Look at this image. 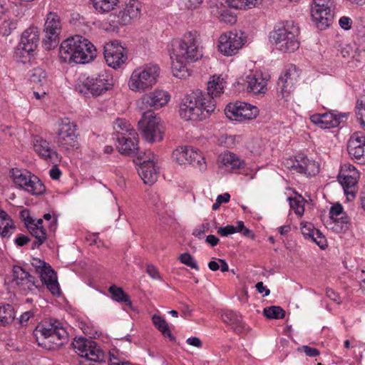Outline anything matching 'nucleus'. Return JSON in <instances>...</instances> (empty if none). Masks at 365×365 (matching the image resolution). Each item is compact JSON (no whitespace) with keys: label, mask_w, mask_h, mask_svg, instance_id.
Instances as JSON below:
<instances>
[{"label":"nucleus","mask_w":365,"mask_h":365,"mask_svg":"<svg viewBox=\"0 0 365 365\" xmlns=\"http://www.w3.org/2000/svg\"><path fill=\"white\" fill-rule=\"evenodd\" d=\"M202 56V52L197 32L185 33L180 40L173 44L170 58L174 75L179 78L183 77L184 74L180 73L187 71V63L197 61Z\"/></svg>","instance_id":"obj_1"},{"label":"nucleus","mask_w":365,"mask_h":365,"mask_svg":"<svg viewBox=\"0 0 365 365\" xmlns=\"http://www.w3.org/2000/svg\"><path fill=\"white\" fill-rule=\"evenodd\" d=\"M96 57L94 46L82 36L76 35L63 41L59 48L61 62L85 63Z\"/></svg>","instance_id":"obj_2"},{"label":"nucleus","mask_w":365,"mask_h":365,"mask_svg":"<svg viewBox=\"0 0 365 365\" xmlns=\"http://www.w3.org/2000/svg\"><path fill=\"white\" fill-rule=\"evenodd\" d=\"M216 108L215 100L196 91L186 96L180 106L179 114L185 120H202Z\"/></svg>","instance_id":"obj_3"},{"label":"nucleus","mask_w":365,"mask_h":365,"mask_svg":"<svg viewBox=\"0 0 365 365\" xmlns=\"http://www.w3.org/2000/svg\"><path fill=\"white\" fill-rule=\"evenodd\" d=\"M299 27L293 21L277 24L269 33V40L276 48L284 53H292L299 47Z\"/></svg>","instance_id":"obj_4"},{"label":"nucleus","mask_w":365,"mask_h":365,"mask_svg":"<svg viewBox=\"0 0 365 365\" xmlns=\"http://www.w3.org/2000/svg\"><path fill=\"white\" fill-rule=\"evenodd\" d=\"M113 86L112 76L108 71L102 70L81 81L76 89L86 97H98L110 90Z\"/></svg>","instance_id":"obj_5"},{"label":"nucleus","mask_w":365,"mask_h":365,"mask_svg":"<svg viewBox=\"0 0 365 365\" xmlns=\"http://www.w3.org/2000/svg\"><path fill=\"white\" fill-rule=\"evenodd\" d=\"M160 74L157 64L148 63L135 68L129 79V88L135 92H145L150 89L156 83Z\"/></svg>","instance_id":"obj_6"},{"label":"nucleus","mask_w":365,"mask_h":365,"mask_svg":"<svg viewBox=\"0 0 365 365\" xmlns=\"http://www.w3.org/2000/svg\"><path fill=\"white\" fill-rule=\"evenodd\" d=\"M34 334L38 345L48 349L63 345L68 339V334L64 328L51 323L38 325Z\"/></svg>","instance_id":"obj_7"},{"label":"nucleus","mask_w":365,"mask_h":365,"mask_svg":"<svg viewBox=\"0 0 365 365\" xmlns=\"http://www.w3.org/2000/svg\"><path fill=\"white\" fill-rule=\"evenodd\" d=\"M77 125L68 118L58 122V128L55 138L58 147L63 150H73L78 148Z\"/></svg>","instance_id":"obj_8"},{"label":"nucleus","mask_w":365,"mask_h":365,"mask_svg":"<svg viewBox=\"0 0 365 365\" xmlns=\"http://www.w3.org/2000/svg\"><path fill=\"white\" fill-rule=\"evenodd\" d=\"M76 352L84 358V365H99L105 361L104 352L92 340L81 337L73 342Z\"/></svg>","instance_id":"obj_9"},{"label":"nucleus","mask_w":365,"mask_h":365,"mask_svg":"<svg viewBox=\"0 0 365 365\" xmlns=\"http://www.w3.org/2000/svg\"><path fill=\"white\" fill-rule=\"evenodd\" d=\"M139 130L143 138L149 143L163 140L164 128L160 119L153 115L152 111L145 112L138 122Z\"/></svg>","instance_id":"obj_10"},{"label":"nucleus","mask_w":365,"mask_h":365,"mask_svg":"<svg viewBox=\"0 0 365 365\" xmlns=\"http://www.w3.org/2000/svg\"><path fill=\"white\" fill-rule=\"evenodd\" d=\"M334 2L333 0H313L311 9L312 19L320 30H324L332 23Z\"/></svg>","instance_id":"obj_11"},{"label":"nucleus","mask_w":365,"mask_h":365,"mask_svg":"<svg viewBox=\"0 0 365 365\" xmlns=\"http://www.w3.org/2000/svg\"><path fill=\"white\" fill-rule=\"evenodd\" d=\"M39 41L38 31L36 27H29L25 30L21 37L16 51L15 57L18 61L25 63L30 54L35 51Z\"/></svg>","instance_id":"obj_12"},{"label":"nucleus","mask_w":365,"mask_h":365,"mask_svg":"<svg viewBox=\"0 0 365 365\" xmlns=\"http://www.w3.org/2000/svg\"><path fill=\"white\" fill-rule=\"evenodd\" d=\"M245 38L241 31H230L221 34L218 39V50L225 56L236 54L245 42Z\"/></svg>","instance_id":"obj_13"},{"label":"nucleus","mask_w":365,"mask_h":365,"mask_svg":"<svg viewBox=\"0 0 365 365\" xmlns=\"http://www.w3.org/2000/svg\"><path fill=\"white\" fill-rule=\"evenodd\" d=\"M61 28V21L57 14H48L44 24L45 38L43 41L46 50H51L58 45Z\"/></svg>","instance_id":"obj_14"},{"label":"nucleus","mask_w":365,"mask_h":365,"mask_svg":"<svg viewBox=\"0 0 365 365\" xmlns=\"http://www.w3.org/2000/svg\"><path fill=\"white\" fill-rule=\"evenodd\" d=\"M173 159L180 165L191 164L200 170L206 168V163L201 153L192 147L184 145L173 152Z\"/></svg>","instance_id":"obj_15"},{"label":"nucleus","mask_w":365,"mask_h":365,"mask_svg":"<svg viewBox=\"0 0 365 365\" xmlns=\"http://www.w3.org/2000/svg\"><path fill=\"white\" fill-rule=\"evenodd\" d=\"M284 164L286 168L307 176H314L319 172V164L302 154L286 159Z\"/></svg>","instance_id":"obj_16"},{"label":"nucleus","mask_w":365,"mask_h":365,"mask_svg":"<svg viewBox=\"0 0 365 365\" xmlns=\"http://www.w3.org/2000/svg\"><path fill=\"white\" fill-rule=\"evenodd\" d=\"M20 215L26 229L35 238V241L32 244V249L38 247L44 243L47 238L46 230L43 227V219L35 220L29 215V211L26 210L21 211Z\"/></svg>","instance_id":"obj_17"},{"label":"nucleus","mask_w":365,"mask_h":365,"mask_svg":"<svg viewBox=\"0 0 365 365\" xmlns=\"http://www.w3.org/2000/svg\"><path fill=\"white\" fill-rule=\"evenodd\" d=\"M12 283L15 284L23 294L34 292L38 287V281L20 266L13 267Z\"/></svg>","instance_id":"obj_18"},{"label":"nucleus","mask_w":365,"mask_h":365,"mask_svg":"<svg viewBox=\"0 0 365 365\" xmlns=\"http://www.w3.org/2000/svg\"><path fill=\"white\" fill-rule=\"evenodd\" d=\"M104 58L108 66L118 68L127 59L125 48L117 41L107 43L104 46Z\"/></svg>","instance_id":"obj_19"},{"label":"nucleus","mask_w":365,"mask_h":365,"mask_svg":"<svg viewBox=\"0 0 365 365\" xmlns=\"http://www.w3.org/2000/svg\"><path fill=\"white\" fill-rule=\"evenodd\" d=\"M359 177V174L354 165L344 164L341 166L339 174V181L347 195H351L353 197L355 196V188Z\"/></svg>","instance_id":"obj_20"},{"label":"nucleus","mask_w":365,"mask_h":365,"mask_svg":"<svg viewBox=\"0 0 365 365\" xmlns=\"http://www.w3.org/2000/svg\"><path fill=\"white\" fill-rule=\"evenodd\" d=\"M140 13V4L136 0H130L117 15H110V21L119 25H128L138 18Z\"/></svg>","instance_id":"obj_21"},{"label":"nucleus","mask_w":365,"mask_h":365,"mask_svg":"<svg viewBox=\"0 0 365 365\" xmlns=\"http://www.w3.org/2000/svg\"><path fill=\"white\" fill-rule=\"evenodd\" d=\"M169 93L163 90H155L145 94L138 101V107L141 110L150 108H159L166 105L170 101Z\"/></svg>","instance_id":"obj_22"},{"label":"nucleus","mask_w":365,"mask_h":365,"mask_svg":"<svg viewBox=\"0 0 365 365\" xmlns=\"http://www.w3.org/2000/svg\"><path fill=\"white\" fill-rule=\"evenodd\" d=\"M347 150L350 157L359 164H365V136L354 133L348 141Z\"/></svg>","instance_id":"obj_23"},{"label":"nucleus","mask_w":365,"mask_h":365,"mask_svg":"<svg viewBox=\"0 0 365 365\" xmlns=\"http://www.w3.org/2000/svg\"><path fill=\"white\" fill-rule=\"evenodd\" d=\"M347 114L336 115L333 113H316L310 116V120L322 129L337 127L343 118H346Z\"/></svg>","instance_id":"obj_24"},{"label":"nucleus","mask_w":365,"mask_h":365,"mask_svg":"<svg viewBox=\"0 0 365 365\" xmlns=\"http://www.w3.org/2000/svg\"><path fill=\"white\" fill-rule=\"evenodd\" d=\"M33 145L36 153L41 159L52 163L59 160L58 153L51 148L50 143L43 138L36 137Z\"/></svg>","instance_id":"obj_25"},{"label":"nucleus","mask_w":365,"mask_h":365,"mask_svg":"<svg viewBox=\"0 0 365 365\" xmlns=\"http://www.w3.org/2000/svg\"><path fill=\"white\" fill-rule=\"evenodd\" d=\"M295 68V66H292L278 79L277 84V91L284 98H287L291 94L297 81V76L294 73Z\"/></svg>","instance_id":"obj_26"},{"label":"nucleus","mask_w":365,"mask_h":365,"mask_svg":"<svg viewBox=\"0 0 365 365\" xmlns=\"http://www.w3.org/2000/svg\"><path fill=\"white\" fill-rule=\"evenodd\" d=\"M329 218L334 224L332 229L337 232H344L349 229V217L344 213L343 207L341 204L336 203L331 207Z\"/></svg>","instance_id":"obj_27"},{"label":"nucleus","mask_w":365,"mask_h":365,"mask_svg":"<svg viewBox=\"0 0 365 365\" xmlns=\"http://www.w3.org/2000/svg\"><path fill=\"white\" fill-rule=\"evenodd\" d=\"M128 135H118L116 137L117 148L118 151L125 155H134L138 151V134L128 133Z\"/></svg>","instance_id":"obj_28"},{"label":"nucleus","mask_w":365,"mask_h":365,"mask_svg":"<svg viewBox=\"0 0 365 365\" xmlns=\"http://www.w3.org/2000/svg\"><path fill=\"white\" fill-rule=\"evenodd\" d=\"M222 322L228 325L237 334H241L246 330V325L242 315L231 309H224L221 313Z\"/></svg>","instance_id":"obj_29"},{"label":"nucleus","mask_w":365,"mask_h":365,"mask_svg":"<svg viewBox=\"0 0 365 365\" xmlns=\"http://www.w3.org/2000/svg\"><path fill=\"white\" fill-rule=\"evenodd\" d=\"M247 90L255 95L265 93L267 80L261 72L252 73L246 76Z\"/></svg>","instance_id":"obj_30"},{"label":"nucleus","mask_w":365,"mask_h":365,"mask_svg":"<svg viewBox=\"0 0 365 365\" xmlns=\"http://www.w3.org/2000/svg\"><path fill=\"white\" fill-rule=\"evenodd\" d=\"M301 232L305 239L315 242L322 250L326 249L328 246L325 236L319 230L315 229L312 223H301Z\"/></svg>","instance_id":"obj_31"},{"label":"nucleus","mask_w":365,"mask_h":365,"mask_svg":"<svg viewBox=\"0 0 365 365\" xmlns=\"http://www.w3.org/2000/svg\"><path fill=\"white\" fill-rule=\"evenodd\" d=\"M38 272L41 282L46 285V287L51 294L53 295H59L61 292L56 274L51 267L49 264L44 266L41 267V269L38 270Z\"/></svg>","instance_id":"obj_32"},{"label":"nucleus","mask_w":365,"mask_h":365,"mask_svg":"<svg viewBox=\"0 0 365 365\" xmlns=\"http://www.w3.org/2000/svg\"><path fill=\"white\" fill-rule=\"evenodd\" d=\"M140 164L138 172L144 183L153 184L157 180L158 176V172L155 166L153 159L150 160L149 158Z\"/></svg>","instance_id":"obj_33"},{"label":"nucleus","mask_w":365,"mask_h":365,"mask_svg":"<svg viewBox=\"0 0 365 365\" xmlns=\"http://www.w3.org/2000/svg\"><path fill=\"white\" fill-rule=\"evenodd\" d=\"M226 86V81L221 76H213L212 80L207 84V94L202 93L203 96H208L211 99L215 97L220 96L224 93V88Z\"/></svg>","instance_id":"obj_34"},{"label":"nucleus","mask_w":365,"mask_h":365,"mask_svg":"<svg viewBox=\"0 0 365 365\" xmlns=\"http://www.w3.org/2000/svg\"><path fill=\"white\" fill-rule=\"evenodd\" d=\"M21 188L33 195H42L46 190L43 183L37 176L33 174L30 175L26 182V185Z\"/></svg>","instance_id":"obj_35"},{"label":"nucleus","mask_w":365,"mask_h":365,"mask_svg":"<svg viewBox=\"0 0 365 365\" xmlns=\"http://www.w3.org/2000/svg\"><path fill=\"white\" fill-rule=\"evenodd\" d=\"M337 50L340 52L344 58H351L356 61H360L359 56L361 50L356 46V44L351 45L347 43H336Z\"/></svg>","instance_id":"obj_36"},{"label":"nucleus","mask_w":365,"mask_h":365,"mask_svg":"<svg viewBox=\"0 0 365 365\" xmlns=\"http://www.w3.org/2000/svg\"><path fill=\"white\" fill-rule=\"evenodd\" d=\"M108 291L110 293L113 300L118 302L125 303L126 307L125 309L128 311V309H132V302L130 299V297L123 291L121 287L113 284L109 287Z\"/></svg>","instance_id":"obj_37"},{"label":"nucleus","mask_w":365,"mask_h":365,"mask_svg":"<svg viewBox=\"0 0 365 365\" xmlns=\"http://www.w3.org/2000/svg\"><path fill=\"white\" fill-rule=\"evenodd\" d=\"M14 307L4 303H0V327H6L11 324L15 319Z\"/></svg>","instance_id":"obj_38"},{"label":"nucleus","mask_w":365,"mask_h":365,"mask_svg":"<svg viewBox=\"0 0 365 365\" xmlns=\"http://www.w3.org/2000/svg\"><path fill=\"white\" fill-rule=\"evenodd\" d=\"M222 163L227 170H235L242 166L244 161L235 153L227 152L222 155Z\"/></svg>","instance_id":"obj_39"},{"label":"nucleus","mask_w":365,"mask_h":365,"mask_svg":"<svg viewBox=\"0 0 365 365\" xmlns=\"http://www.w3.org/2000/svg\"><path fill=\"white\" fill-rule=\"evenodd\" d=\"M152 321L155 328L162 333L164 337L169 339L171 341L175 340V337L172 334L168 324L165 319L160 315L154 314L152 317Z\"/></svg>","instance_id":"obj_40"},{"label":"nucleus","mask_w":365,"mask_h":365,"mask_svg":"<svg viewBox=\"0 0 365 365\" xmlns=\"http://www.w3.org/2000/svg\"><path fill=\"white\" fill-rule=\"evenodd\" d=\"M9 174L14 183L20 188L26 185L28 178L31 175L28 170L17 168H11Z\"/></svg>","instance_id":"obj_41"},{"label":"nucleus","mask_w":365,"mask_h":365,"mask_svg":"<svg viewBox=\"0 0 365 365\" xmlns=\"http://www.w3.org/2000/svg\"><path fill=\"white\" fill-rule=\"evenodd\" d=\"M113 129L116 133L117 137L118 135L128 136V133L135 134V130L133 128L131 125L125 119L118 118L113 124Z\"/></svg>","instance_id":"obj_42"},{"label":"nucleus","mask_w":365,"mask_h":365,"mask_svg":"<svg viewBox=\"0 0 365 365\" xmlns=\"http://www.w3.org/2000/svg\"><path fill=\"white\" fill-rule=\"evenodd\" d=\"M240 106H241V111L240 112V121L252 120L259 114V110L256 106L245 102L240 103Z\"/></svg>","instance_id":"obj_43"},{"label":"nucleus","mask_w":365,"mask_h":365,"mask_svg":"<svg viewBox=\"0 0 365 365\" xmlns=\"http://www.w3.org/2000/svg\"><path fill=\"white\" fill-rule=\"evenodd\" d=\"M262 0H227L229 6L236 9H249L257 6Z\"/></svg>","instance_id":"obj_44"},{"label":"nucleus","mask_w":365,"mask_h":365,"mask_svg":"<svg viewBox=\"0 0 365 365\" xmlns=\"http://www.w3.org/2000/svg\"><path fill=\"white\" fill-rule=\"evenodd\" d=\"M93 7L100 13L109 12L114 9L118 0H92Z\"/></svg>","instance_id":"obj_45"},{"label":"nucleus","mask_w":365,"mask_h":365,"mask_svg":"<svg viewBox=\"0 0 365 365\" xmlns=\"http://www.w3.org/2000/svg\"><path fill=\"white\" fill-rule=\"evenodd\" d=\"M240 101L232 103H230L225 108V115L226 117L232 120L240 121L241 106Z\"/></svg>","instance_id":"obj_46"},{"label":"nucleus","mask_w":365,"mask_h":365,"mask_svg":"<svg viewBox=\"0 0 365 365\" xmlns=\"http://www.w3.org/2000/svg\"><path fill=\"white\" fill-rule=\"evenodd\" d=\"M244 227V222L239 220L236 222V226L232 225H228L225 227H220L217 229V233L222 237H227L229 235L240 232Z\"/></svg>","instance_id":"obj_47"},{"label":"nucleus","mask_w":365,"mask_h":365,"mask_svg":"<svg viewBox=\"0 0 365 365\" xmlns=\"http://www.w3.org/2000/svg\"><path fill=\"white\" fill-rule=\"evenodd\" d=\"M263 314L267 319H283L285 316L284 310L278 306H271L264 308Z\"/></svg>","instance_id":"obj_48"},{"label":"nucleus","mask_w":365,"mask_h":365,"mask_svg":"<svg viewBox=\"0 0 365 365\" xmlns=\"http://www.w3.org/2000/svg\"><path fill=\"white\" fill-rule=\"evenodd\" d=\"M356 117L364 130H365V96H361L356 104Z\"/></svg>","instance_id":"obj_49"},{"label":"nucleus","mask_w":365,"mask_h":365,"mask_svg":"<svg viewBox=\"0 0 365 365\" xmlns=\"http://www.w3.org/2000/svg\"><path fill=\"white\" fill-rule=\"evenodd\" d=\"M17 21L13 19L4 20L0 25V34L7 36L16 29Z\"/></svg>","instance_id":"obj_50"},{"label":"nucleus","mask_w":365,"mask_h":365,"mask_svg":"<svg viewBox=\"0 0 365 365\" xmlns=\"http://www.w3.org/2000/svg\"><path fill=\"white\" fill-rule=\"evenodd\" d=\"M178 259L180 260V262L182 264H185V265H186L187 267H190L192 269H195L197 271H198L200 269L199 266H198L196 260L188 252H185V253L181 254L179 256Z\"/></svg>","instance_id":"obj_51"},{"label":"nucleus","mask_w":365,"mask_h":365,"mask_svg":"<svg viewBox=\"0 0 365 365\" xmlns=\"http://www.w3.org/2000/svg\"><path fill=\"white\" fill-rule=\"evenodd\" d=\"M289 204L291 208L294 210L297 215L299 217H302L303 215L304 207L302 200L289 198Z\"/></svg>","instance_id":"obj_52"},{"label":"nucleus","mask_w":365,"mask_h":365,"mask_svg":"<svg viewBox=\"0 0 365 365\" xmlns=\"http://www.w3.org/2000/svg\"><path fill=\"white\" fill-rule=\"evenodd\" d=\"M46 73L45 71L41 68H36L32 71L31 81L34 83L43 84V81L46 80Z\"/></svg>","instance_id":"obj_53"},{"label":"nucleus","mask_w":365,"mask_h":365,"mask_svg":"<svg viewBox=\"0 0 365 365\" xmlns=\"http://www.w3.org/2000/svg\"><path fill=\"white\" fill-rule=\"evenodd\" d=\"M220 21L226 24H234L237 21V17L230 11L223 10L220 14Z\"/></svg>","instance_id":"obj_54"},{"label":"nucleus","mask_w":365,"mask_h":365,"mask_svg":"<svg viewBox=\"0 0 365 365\" xmlns=\"http://www.w3.org/2000/svg\"><path fill=\"white\" fill-rule=\"evenodd\" d=\"M4 226L0 225V235L3 237H9L13 230L15 229V226L12 222H7L5 225L3 224Z\"/></svg>","instance_id":"obj_55"},{"label":"nucleus","mask_w":365,"mask_h":365,"mask_svg":"<svg viewBox=\"0 0 365 365\" xmlns=\"http://www.w3.org/2000/svg\"><path fill=\"white\" fill-rule=\"evenodd\" d=\"M299 351H303L307 356L315 357L320 354L319 349L307 345L302 346L297 349Z\"/></svg>","instance_id":"obj_56"},{"label":"nucleus","mask_w":365,"mask_h":365,"mask_svg":"<svg viewBox=\"0 0 365 365\" xmlns=\"http://www.w3.org/2000/svg\"><path fill=\"white\" fill-rule=\"evenodd\" d=\"M339 26L344 30H349L351 27L352 20L347 16H342L339 21Z\"/></svg>","instance_id":"obj_57"},{"label":"nucleus","mask_w":365,"mask_h":365,"mask_svg":"<svg viewBox=\"0 0 365 365\" xmlns=\"http://www.w3.org/2000/svg\"><path fill=\"white\" fill-rule=\"evenodd\" d=\"M326 294L327 297H329L332 301L336 302L337 304H340L341 299L339 294L332 289L327 288Z\"/></svg>","instance_id":"obj_58"},{"label":"nucleus","mask_w":365,"mask_h":365,"mask_svg":"<svg viewBox=\"0 0 365 365\" xmlns=\"http://www.w3.org/2000/svg\"><path fill=\"white\" fill-rule=\"evenodd\" d=\"M34 316V314L32 311H27L21 315L19 318V323L22 326L26 325L29 319L32 318Z\"/></svg>","instance_id":"obj_59"},{"label":"nucleus","mask_w":365,"mask_h":365,"mask_svg":"<svg viewBox=\"0 0 365 365\" xmlns=\"http://www.w3.org/2000/svg\"><path fill=\"white\" fill-rule=\"evenodd\" d=\"M147 273L153 278V279H160V274L158 269L153 264H148L147 266Z\"/></svg>","instance_id":"obj_60"},{"label":"nucleus","mask_w":365,"mask_h":365,"mask_svg":"<svg viewBox=\"0 0 365 365\" xmlns=\"http://www.w3.org/2000/svg\"><path fill=\"white\" fill-rule=\"evenodd\" d=\"M30 241V238L28 236L20 234L15 239V244L19 247H22L26 245Z\"/></svg>","instance_id":"obj_61"},{"label":"nucleus","mask_w":365,"mask_h":365,"mask_svg":"<svg viewBox=\"0 0 365 365\" xmlns=\"http://www.w3.org/2000/svg\"><path fill=\"white\" fill-rule=\"evenodd\" d=\"M255 287L259 293L263 294L264 292V294H263V296H264V297L268 296L270 293L269 289L264 286V284L262 282H257L256 284Z\"/></svg>","instance_id":"obj_62"},{"label":"nucleus","mask_w":365,"mask_h":365,"mask_svg":"<svg viewBox=\"0 0 365 365\" xmlns=\"http://www.w3.org/2000/svg\"><path fill=\"white\" fill-rule=\"evenodd\" d=\"M150 200L153 205L157 207H160L163 205V202L161 201V199L160 198L158 194H157L156 192L151 194Z\"/></svg>","instance_id":"obj_63"},{"label":"nucleus","mask_w":365,"mask_h":365,"mask_svg":"<svg viewBox=\"0 0 365 365\" xmlns=\"http://www.w3.org/2000/svg\"><path fill=\"white\" fill-rule=\"evenodd\" d=\"M109 365H130V364L128 361H120L118 358L113 356L110 359Z\"/></svg>","instance_id":"obj_64"}]
</instances>
